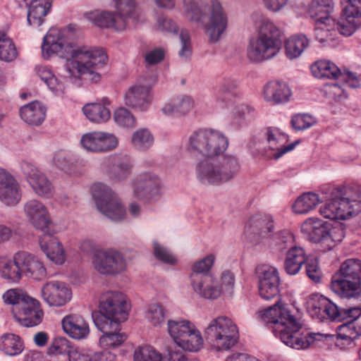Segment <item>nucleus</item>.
Listing matches in <instances>:
<instances>
[{"instance_id":"1","label":"nucleus","mask_w":361,"mask_h":361,"mask_svg":"<svg viewBox=\"0 0 361 361\" xmlns=\"http://www.w3.org/2000/svg\"><path fill=\"white\" fill-rule=\"evenodd\" d=\"M42 54L49 57L52 54L67 60L66 70L70 76L85 78L97 82L100 80L97 71L108 61L106 52L102 48L79 47L68 42L63 32L51 28L44 37Z\"/></svg>"},{"instance_id":"2","label":"nucleus","mask_w":361,"mask_h":361,"mask_svg":"<svg viewBox=\"0 0 361 361\" xmlns=\"http://www.w3.org/2000/svg\"><path fill=\"white\" fill-rule=\"evenodd\" d=\"M257 316L271 325L272 331L286 345L297 350L305 349L313 342L311 334L300 333L301 325L290 311L277 301L273 306L257 312Z\"/></svg>"},{"instance_id":"3","label":"nucleus","mask_w":361,"mask_h":361,"mask_svg":"<svg viewBox=\"0 0 361 361\" xmlns=\"http://www.w3.org/2000/svg\"><path fill=\"white\" fill-rule=\"evenodd\" d=\"M184 14L190 21L203 25L212 42H216L225 32L228 16L218 0H211L209 4L195 0H183Z\"/></svg>"},{"instance_id":"4","label":"nucleus","mask_w":361,"mask_h":361,"mask_svg":"<svg viewBox=\"0 0 361 361\" xmlns=\"http://www.w3.org/2000/svg\"><path fill=\"white\" fill-rule=\"evenodd\" d=\"M252 19L259 21L258 33L249 40L247 56L250 61L260 63L275 56L280 51L279 29L269 19L253 13Z\"/></svg>"},{"instance_id":"5","label":"nucleus","mask_w":361,"mask_h":361,"mask_svg":"<svg viewBox=\"0 0 361 361\" xmlns=\"http://www.w3.org/2000/svg\"><path fill=\"white\" fill-rule=\"evenodd\" d=\"M114 11L96 10L85 14L86 18L95 25L102 28H111L123 31L129 21L135 25L141 20L142 15L135 0H114Z\"/></svg>"},{"instance_id":"6","label":"nucleus","mask_w":361,"mask_h":361,"mask_svg":"<svg viewBox=\"0 0 361 361\" xmlns=\"http://www.w3.org/2000/svg\"><path fill=\"white\" fill-rule=\"evenodd\" d=\"M99 311L92 313L93 322L99 330L116 327L128 317V305L121 292L109 290L99 298Z\"/></svg>"},{"instance_id":"7","label":"nucleus","mask_w":361,"mask_h":361,"mask_svg":"<svg viewBox=\"0 0 361 361\" xmlns=\"http://www.w3.org/2000/svg\"><path fill=\"white\" fill-rule=\"evenodd\" d=\"M240 165L235 157L224 156L212 161H203L196 166L197 177L203 184L219 185L232 180Z\"/></svg>"},{"instance_id":"8","label":"nucleus","mask_w":361,"mask_h":361,"mask_svg":"<svg viewBox=\"0 0 361 361\" xmlns=\"http://www.w3.org/2000/svg\"><path fill=\"white\" fill-rule=\"evenodd\" d=\"M228 140L225 135L213 128H200L188 137V149L195 155L207 158L216 157L226 150Z\"/></svg>"},{"instance_id":"9","label":"nucleus","mask_w":361,"mask_h":361,"mask_svg":"<svg viewBox=\"0 0 361 361\" xmlns=\"http://www.w3.org/2000/svg\"><path fill=\"white\" fill-rule=\"evenodd\" d=\"M360 276L361 260L348 259L341 264L339 270L332 276L331 288L341 298H355L361 291Z\"/></svg>"},{"instance_id":"10","label":"nucleus","mask_w":361,"mask_h":361,"mask_svg":"<svg viewBox=\"0 0 361 361\" xmlns=\"http://www.w3.org/2000/svg\"><path fill=\"white\" fill-rule=\"evenodd\" d=\"M204 333L210 348L215 351L230 350L238 343L239 338L237 325L226 316H219L212 319Z\"/></svg>"},{"instance_id":"11","label":"nucleus","mask_w":361,"mask_h":361,"mask_svg":"<svg viewBox=\"0 0 361 361\" xmlns=\"http://www.w3.org/2000/svg\"><path fill=\"white\" fill-rule=\"evenodd\" d=\"M352 189L346 187L333 188L331 200L319 209V213L326 219H345L357 214L361 209V203L357 200L358 195L353 197Z\"/></svg>"},{"instance_id":"12","label":"nucleus","mask_w":361,"mask_h":361,"mask_svg":"<svg viewBox=\"0 0 361 361\" xmlns=\"http://www.w3.org/2000/svg\"><path fill=\"white\" fill-rule=\"evenodd\" d=\"M168 332L176 343L185 350L197 352L203 346L201 332L188 320H168Z\"/></svg>"},{"instance_id":"13","label":"nucleus","mask_w":361,"mask_h":361,"mask_svg":"<svg viewBox=\"0 0 361 361\" xmlns=\"http://www.w3.org/2000/svg\"><path fill=\"white\" fill-rule=\"evenodd\" d=\"M91 191L98 209L110 219L118 221L125 218L126 211L111 189L101 183H94Z\"/></svg>"},{"instance_id":"14","label":"nucleus","mask_w":361,"mask_h":361,"mask_svg":"<svg viewBox=\"0 0 361 361\" xmlns=\"http://www.w3.org/2000/svg\"><path fill=\"white\" fill-rule=\"evenodd\" d=\"M94 269L101 274L116 275L126 269V262L123 255L115 250L97 251L92 260Z\"/></svg>"},{"instance_id":"15","label":"nucleus","mask_w":361,"mask_h":361,"mask_svg":"<svg viewBox=\"0 0 361 361\" xmlns=\"http://www.w3.org/2000/svg\"><path fill=\"white\" fill-rule=\"evenodd\" d=\"M152 98L151 79L145 78L128 89L124 102L128 106L145 111L149 107Z\"/></svg>"},{"instance_id":"16","label":"nucleus","mask_w":361,"mask_h":361,"mask_svg":"<svg viewBox=\"0 0 361 361\" xmlns=\"http://www.w3.org/2000/svg\"><path fill=\"white\" fill-rule=\"evenodd\" d=\"M256 273L259 280V293L264 300H269L279 295L280 279L276 267L267 264L258 266Z\"/></svg>"},{"instance_id":"17","label":"nucleus","mask_w":361,"mask_h":361,"mask_svg":"<svg viewBox=\"0 0 361 361\" xmlns=\"http://www.w3.org/2000/svg\"><path fill=\"white\" fill-rule=\"evenodd\" d=\"M41 298L50 307H62L71 300L72 291L63 281H49L41 288Z\"/></svg>"},{"instance_id":"18","label":"nucleus","mask_w":361,"mask_h":361,"mask_svg":"<svg viewBox=\"0 0 361 361\" xmlns=\"http://www.w3.org/2000/svg\"><path fill=\"white\" fill-rule=\"evenodd\" d=\"M80 144L87 152H106L114 149L118 140L114 134L93 131L84 134L80 139Z\"/></svg>"},{"instance_id":"19","label":"nucleus","mask_w":361,"mask_h":361,"mask_svg":"<svg viewBox=\"0 0 361 361\" xmlns=\"http://www.w3.org/2000/svg\"><path fill=\"white\" fill-rule=\"evenodd\" d=\"M24 212L29 222L43 234L49 233L52 221L47 207L37 200H30L24 205Z\"/></svg>"},{"instance_id":"20","label":"nucleus","mask_w":361,"mask_h":361,"mask_svg":"<svg viewBox=\"0 0 361 361\" xmlns=\"http://www.w3.org/2000/svg\"><path fill=\"white\" fill-rule=\"evenodd\" d=\"M17 264L23 275L34 280L42 281L47 277V272L43 262L34 255L26 251L17 252Z\"/></svg>"},{"instance_id":"21","label":"nucleus","mask_w":361,"mask_h":361,"mask_svg":"<svg viewBox=\"0 0 361 361\" xmlns=\"http://www.w3.org/2000/svg\"><path fill=\"white\" fill-rule=\"evenodd\" d=\"M269 144L268 149H265V155L269 159H279L285 153L291 151L298 142L284 145L287 142V137L276 128H269L265 133Z\"/></svg>"},{"instance_id":"22","label":"nucleus","mask_w":361,"mask_h":361,"mask_svg":"<svg viewBox=\"0 0 361 361\" xmlns=\"http://www.w3.org/2000/svg\"><path fill=\"white\" fill-rule=\"evenodd\" d=\"M22 169L30 185L38 195L46 197L52 195L54 188L51 183L37 168L30 163L24 162Z\"/></svg>"},{"instance_id":"23","label":"nucleus","mask_w":361,"mask_h":361,"mask_svg":"<svg viewBox=\"0 0 361 361\" xmlns=\"http://www.w3.org/2000/svg\"><path fill=\"white\" fill-rule=\"evenodd\" d=\"M262 96L264 99L270 104L279 105L290 100L292 91L286 82L271 80L264 85Z\"/></svg>"},{"instance_id":"24","label":"nucleus","mask_w":361,"mask_h":361,"mask_svg":"<svg viewBox=\"0 0 361 361\" xmlns=\"http://www.w3.org/2000/svg\"><path fill=\"white\" fill-rule=\"evenodd\" d=\"M63 332L75 340H82L88 337L90 329L88 322L80 314H70L61 320Z\"/></svg>"},{"instance_id":"25","label":"nucleus","mask_w":361,"mask_h":361,"mask_svg":"<svg viewBox=\"0 0 361 361\" xmlns=\"http://www.w3.org/2000/svg\"><path fill=\"white\" fill-rule=\"evenodd\" d=\"M21 198L20 186L8 172L0 169V200L6 205L17 204Z\"/></svg>"},{"instance_id":"26","label":"nucleus","mask_w":361,"mask_h":361,"mask_svg":"<svg viewBox=\"0 0 361 361\" xmlns=\"http://www.w3.org/2000/svg\"><path fill=\"white\" fill-rule=\"evenodd\" d=\"M274 228V221L271 216L257 214L250 217L245 226V231L250 238L258 240L269 237Z\"/></svg>"},{"instance_id":"27","label":"nucleus","mask_w":361,"mask_h":361,"mask_svg":"<svg viewBox=\"0 0 361 361\" xmlns=\"http://www.w3.org/2000/svg\"><path fill=\"white\" fill-rule=\"evenodd\" d=\"M190 279L193 290L200 296L206 299H216L221 294L218 281L212 276L191 274Z\"/></svg>"},{"instance_id":"28","label":"nucleus","mask_w":361,"mask_h":361,"mask_svg":"<svg viewBox=\"0 0 361 361\" xmlns=\"http://www.w3.org/2000/svg\"><path fill=\"white\" fill-rule=\"evenodd\" d=\"M39 245L47 258L56 264H63L66 255L62 244L58 238L53 236L51 231L44 233L39 238Z\"/></svg>"},{"instance_id":"29","label":"nucleus","mask_w":361,"mask_h":361,"mask_svg":"<svg viewBox=\"0 0 361 361\" xmlns=\"http://www.w3.org/2000/svg\"><path fill=\"white\" fill-rule=\"evenodd\" d=\"M18 312L13 315L14 318L23 326L30 327L39 324L43 319L44 312L40 308L39 302L31 298L27 304L17 310Z\"/></svg>"},{"instance_id":"30","label":"nucleus","mask_w":361,"mask_h":361,"mask_svg":"<svg viewBox=\"0 0 361 361\" xmlns=\"http://www.w3.org/2000/svg\"><path fill=\"white\" fill-rule=\"evenodd\" d=\"M159 185V179L156 176L145 173L134 183V194L137 198L150 200L158 194Z\"/></svg>"},{"instance_id":"31","label":"nucleus","mask_w":361,"mask_h":361,"mask_svg":"<svg viewBox=\"0 0 361 361\" xmlns=\"http://www.w3.org/2000/svg\"><path fill=\"white\" fill-rule=\"evenodd\" d=\"M109 177L116 181L126 178L132 172L133 161L127 155H114L109 159Z\"/></svg>"},{"instance_id":"32","label":"nucleus","mask_w":361,"mask_h":361,"mask_svg":"<svg viewBox=\"0 0 361 361\" xmlns=\"http://www.w3.org/2000/svg\"><path fill=\"white\" fill-rule=\"evenodd\" d=\"M328 224L329 222L318 218H308L302 224L301 231L310 241L321 245L324 235L327 232Z\"/></svg>"},{"instance_id":"33","label":"nucleus","mask_w":361,"mask_h":361,"mask_svg":"<svg viewBox=\"0 0 361 361\" xmlns=\"http://www.w3.org/2000/svg\"><path fill=\"white\" fill-rule=\"evenodd\" d=\"M310 40L304 34H295L287 38L284 42V51L289 59L299 58L310 47Z\"/></svg>"},{"instance_id":"34","label":"nucleus","mask_w":361,"mask_h":361,"mask_svg":"<svg viewBox=\"0 0 361 361\" xmlns=\"http://www.w3.org/2000/svg\"><path fill=\"white\" fill-rule=\"evenodd\" d=\"M21 118L29 125L39 126L45 119L46 108L39 102H32L20 109Z\"/></svg>"},{"instance_id":"35","label":"nucleus","mask_w":361,"mask_h":361,"mask_svg":"<svg viewBox=\"0 0 361 361\" xmlns=\"http://www.w3.org/2000/svg\"><path fill=\"white\" fill-rule=\"evenodd\" d=\"M334 8L333 0H312L309 6L308 13L315 20H326L327 23H330L334 20L331 17Z\"/></svg>"},{"instance_id":"36","label":"nucleus","mask_w":361,"mask_h":361,"mask_svg":"<svg viewBox=\"0 0 361 361\" xmlns=\"http://www.w3.org/2000/svg\"><path fill=\"white\" fill-rule=\"evenodd\" d=\"M307 258L303 248L292 247L286 253L284 260V269L289 275L297 274Z\"/></svg>"},{"instance_id":"37","label":"nucleus","mask_w":361,"mask_h":361,"mask_svg":"<svg viewBox=\"0 0 361 361\" xmlns=\"http://www.w3.org/2000/svg\"><path fill=\"white\" fill-rule=\"evenodd\" d=\"M192 107V99L189 96L182 95L166 102L161 111L166 116L184 115Z\"/></svg>"},{"instance_id":"38","label":"nucleus","mask_w":361,"mask_h":361,"mask_svg":"<svg viewBox=\"0 0 361 361\" xmlns=\"http://www.w3.org/2000/svg\"><path fill=\"white\" fill-rule=\"evenodd\" d=\"M17 252L13 259L0 256V276L8 281L18 283L21 279L20 267L17 264Z\"/></svg>"},{"instance_id":"39","label":"nucleus","mask_w":361,"mask_h":361,"mask_svg":"<svg viewBox=\"0 0 361 361\" xmlns=\"http://www.w3.org/2000/svg\"><path fill=\"white\" fill-rule=\"evenodd\" d=\"M51 6L50 0H32L28 9L27 21L30 25L39 26Z\"/></svg>"},{"instance_id":"40","label":"nucleus","mask_w":361,"mask_h":361,"mask_svg":"<svg viewBox=\"0 0 361 361\" xmlns=\"http://www.w3.org/2000/svg\"><path fill=\"white\" fill-rule=\"evenodd\" d=\"M120 324L109 330H100L103 332L99 339V346L108 350L120 347L127 339V335L119 329Z\"/></svg>"},{"instance_id":"41","label":"nucleus","mask_w":361,"mask_h":361,"mask_svg":"<svg viewBox=\"0 0 361 361\" xmlns=\"http://www.w3.org/2000/svg\"><path fill=\"white\" fill-rule=\"evenodd\" d=\"M2 298L6 304L12 305L11 312L14 315L18 312L17 310L26 305L32 298L22 289L11 288L3 294Z\"/></svg>"},{"instance_id":"42","label":"nucleus","mask_w":361,"mask_h":361,"mask_svg":"<svg viewBox=\"0 0 361 361\" xmlns=\"http://www.w3.org/2000/svg\"><path fill=\"white\" fill-rule=\"evenodd\" d=\"M326 231L320 246L324 250H331L343 240L345 237V230L341 224L329 223Z\"/></svg>"},{"instance_id":"43","label":"nucleus","mask_w":361,"mask_h":361,"mask_svg":"<svg viewBox=\"0 0 361 361\" xmlns=\"http://www.w3.org/2000/svg\"><path fill=\"white\" fill-rule=\"evenodd\" d=\"M82 111L87 118L93 123H104L111 117L110 110L99 103L87 104L83 106Z\"/></svg>"},{"instance_id":"44","label":"nucleus","mask_w":361,"mask_h":361,"mask_svg":"<svg viewBox=\"0 0 361 361\" xmlns=\"http://www.w3.org/2000/svg\"><path fill=\"white\" fill-rule=\"evenodd\" d=\"M320 202L319 195L308 192L300 195L293 204V210L295 214H303L314 209Z\"/></svg>"},{"instance_id":"45","label":"nucleus","mask_w":361,"mask_h":361,"mask_svg":"<svg viewBox=\"0 0 361 361\" xmlns=\"http://www.w3.org/2000/svg\"><path fill=\"white\" fill-rule=\"evenodd\" d=\"M312 74L319 78H326L329 79H338L341 70L337 66L326 60H319L311 66Z\"/></svg>"},{"instance_id":"46","label":"nucleus","mask_w":361,"mask_h":361,"mask_svg":"<svg viewBox=\"0 0 361 361\" xmlns=\"http://www.w3.org/2000/svg\"><path fill=\"white\" fill-rule=\"evenodd\" d=\"M36 72L39 78L55 92H63L66 88V81L56 78L51 71L46 66H38Z\"/></svg>"},{"instance_id":"47","label":"nucleus","mask_w":361,"mask_h":361,"mask_svg":"<svg viewBox=\"0 0 361 361\" xmlns=\"http://www.w3.org/2000/svg\"><path fill=\"white\" fill-rule=\"evenodd\" d=\"M326 302V298L319 294H312L307 298L306 302L307 312L313 318L322 320Z\"/></svg>"},{"instance_id":"48","label":"nucleus","mask_w":361,"mask_h":361,"mask_svg":"<svg viewBox=\"0 0 361 361\" xmlns=\"http://www.w3.org/2000/svg\"><path fill=\"white\" fill-rule=\"evenodd\" d=\"M2 350L8 355L13 356L20 353L23 349V343L20 338L13 334H8L1 337Z\"/></svg>"},{"instance_id":"49","label":"nucleus","mask_w":361,"mask_h":361,"mask_svg":"<svg viewBox=\"0 0 361 361\" xmlns=\"http://www.w3.org/2000/svg\"><path fill=\"white\" fill-rule=\"evenodd\" d=\"M131 142L135 148L145 150L153 145L154 137L147 129L142 128L133 134Z\"/></svg>"},{"instance_id":"50","label":"nucleus","mask_w":361,"mask_h":361,"mask_svg":"<svg viewBox=\"0 0 361 361\" xmlns=\"http://www.w3.org/2000/svg\"><path fill=\"white\" fill-rule=\"evenodd\" d=\"M18 56V51L13 41L0 32V60L12 61Z\"/></svg>"},{"instance_id":"51","label":"nucleus","mask_w":361,"mask_h":361,"mask_svg":"<svg viewBox=\"0 0 361 361\" xmlns=\"http://www.w3.org/2000/svg\"><path fill=\"white\" fill-rule=\"evenodd\" d=\"M54 164L67 173L74 172L76 166L75 159L68 152L59 151L53 158Z\"/></svg>"},{"instance_id":"52","label":"nucleus","mask_w":361,"mask_h":361,"mask_svg":"<svg viewBox=\"0 0 361 361\" xmlns=\"http://www.w3.org/2000/svg\"><path fill=\"white\" fill-rule=\"evenodd\" d=\"M342 16L348 19L361 18V0H341Z\"/></svg>"},{"instance_id":"53","label":"nucleus","mask_w":361,"mask_h":361,"mask_svg":"<svg viewBox=\"0 0 361 361\" xmlns=\"http://www.w3.org/2000/svg\"><path fill=\"white\" fill-rule=\"evenodd\" d=\"M147 319L154 326H160L166 319V310L159 304H153L149 307Z\"/></svg>"},{"instance_id":"54","label":"nucleus","mask_w":361,"mask_h":361,"mask_svg":"<svg viewBox=\"0 0 361 361\" xmlns=\"http://www.w3.org/2000/svg\"><path fill=\"white\" fill-rule=\"evenodd\" d=\"M71 342L65 337L60 336L53 339L51 344L47 348V354L49 355H61L67 353L72 348Z\"/></svg>"},{"instance_id":"55","label":"nucleus","mask_w":361,"mask_h":361,"mask_svg":"<svg viewBox=\"0 0 361 361\" xmlns=\"http://www.w3.org/2000/svg\"><path fill=\"white\" fill-rule=\"evenodd\" d=\"M115 122L120 126L125 128H134L136 121L132 113L124 107L116 109L114 114Z\"/></svg>"},{"instance_id":"56","label":"nucleus","mask_w":361,"mask_h":361,"mask_svg":"<svg viewBox=\"0 0 361 361\" xmlns=\"http://www.w3.org/2000/svg\"><path fill=\"white\" fill-rule=\"evenodd\" d=\"M294 242L292 233L287 231H283L275 233L271 236V244L279 251H283Z\"/></svg>"},{"instance_id":"57","label":"nucleus","mask_w":361,"mask_h":361,"mask_svg":"<svg viewBox=\"0 0 361 361\" xmlns=\"http://www.w3.org/2000/svg\"><path fill=\"white\" fill-rule=\"evenodd\" d=\"M335 27V21L334 23H327L326 20H315V37L320 42H327L331 36V30Z\"/></svg>"},{"instance_id":"58","label":"nucleus","mask_w":361,"mask_h":361,"mask_svg":"<svg viewBox=\"0 0 361 361\" xmlns=\"http://www.w3.org/2000/svg\"><path fill=\"white\" fill-rule=\"evenodd\" d=\"M162 357L151 346L140 347L134 354V361H161Z\"/></svg>"},{"instance_id":"59","label":"nucleus","mask_w":361,"mask_h":361,"mask_svg":"<svg viewBox=\"0 0 361 361\" xmlns=\"http://www.w3.org/2000/svg\"><path fill=\"white\" fill-rule=\"evenodd\" d=\"M215 259V255L213 254H209L203 259L197 261L192 264V273L191 274H197L200 276V274L208 273L212 269Z\"/></svg>"},{"instance_id":"60","label":"nucleus","mask_w":361,"mask_h":361,"mask_svg":"<svg viewBox=\"0 0 361 361\" xmlns=\"http://www.w3.org/2000/svg\"><path fill=\"white\" fill-rule=\"evenodd\" d=\"M315 123L314 118L305 114H298L293 116L291 119L292 127L296 130L307 129Z\"/></svg>"},{"instance_id":"61","label":"nucleus","mask_w":361,"mask_h":361,"mask_svg":"<svg viewBox=\"0 0 361 361\" xmlns=\"http://www.w3.org/2000/svg\"><path fill=\"white\" fill-rule=\"evenodd\" d=\"M337 336L341 340L347 341H351L356 338L357 333L353 322H347L345 324L339 326Z\"/></svg>"},{"instance_id":"62","label":"nucleus","mask_w":361,"mask_h":361,"mask_svg":"<svg viewBox=\"0 0 361 361\" xmlns=\"http://www.w3.org/2000/svg\"><path fill=\"white\" fill-rule=\"evenodd\" d=\"M338 31L344 36H350L357 29L355 20L341 17V20L335 23Z\"/></svg>"},{"instance_id":"63","label":"nucleus","mask_w":361,"mask_h":361,"mask_svg":"<svg viewBox=\"0 0 361 361\" xmlns=\"http://www.w3.org/2000/svg\"><path fill=\"white\" fill-rule=\"evenodd\" d=\"M218 282L219 288L221 289V293L231 294L235 285V276L230 271L226 270L221 273Z\"/></svg>"},{"instance_id":"64","label":"nucleus","mask_w":361,"mask_h":361,"mask_svg":"<svg viewBox=\"0 0 361 361\" xmlns=\"http://www.w3.org/2000/svg\"><path fill=\"white\" fill-rule=\"evenodd\" d=\"M305 264L308 278L315 283L319 282L322 278V271L318 261L315 259H307Z\"/></svg>"}]
</instances>
